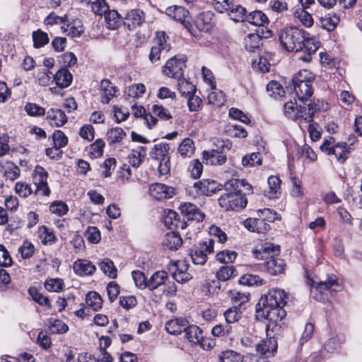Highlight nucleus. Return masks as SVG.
Wrapping results in <instances>:
<instances>
[{
    "label": "nucleus",
    "instance_id": "obj_23",
    "mask_svg": "<svg viewBox=\"0 0 362 362\" xmlns=\"http://www.w3.org/2000/svg\"><path fill=\"white\" fill-rule=\"evenodd\" d=\"M318 109V106L313 103H309L307 107L299 105L298 120H299L300 122L302 121L308 123L313 122L314 114Z\"/></svg>",
    "mask_w": 362,
    "mask_h": 362
},
{
    "label": "nucleus",
    "instance_id": "obj_11",
    "mask_svg": "<svg viewBox=\"0 0 362 362\" xmlns=\"http://www.w3.org/2000/svg\"><path fill=\"white\" fill-rule=\"evenodd\" d=\"M145 21V13L139 9H133L124 18V25L129 30L141 26Z\"/></svg>",
    "mask_w": 362,
    "mask_h": 362
},
{
    "label": "nucleus",
    "instance_id": "obj_7",
    "mask_svg": "<svg viewBox=\"0 0 362 362\" xmlns=\"http://www.w3.org/2000/svg\"><path fill=\"white\" fill-rule=\"evenodd\" d=\"M48 173L41 165H36L33 173V180L36 186V193L43 196H49L50 189L47 184Z\"/></svg>",
    "mask_w": 362,
    "mask_h": 362
},
{
    "label": "nucleus",
    "instance_id": "obj_36",
    "mask_svg": "<svg viewBox=\"0 0 362 362\" xmlns=\"http://www.w3.org/2000/svg\"><path fill=\"white\" fill-rule=\"evenodd\" d=\"M86 303L88 308L98 311L102 308L103 299L97 292L90 291L86 295Z\"/></svg>",
    "mask_w": 362,
    "mask_h": 362
},
{
    "label": "nucleus",
    "instance_id": "obj_43",
    "mask_svg": "<svg viewBox=\"0 0 362 362\" xmlns=\"http://www.w3.org/2000/svg\"><path fill=\"white\" fill-rule=\"evenodd\" d=\"M345 339L346 337L344 334H337L327 340L325 344V348L328 352H333L338 349L340 346L344 343Z\"/></svg>",
    "mask_w": 362,
    "mask_h": 362
},
{
    "label": "nucleus",
    "instance_id": "obj_15",
    "mask_svg": "<svg viewBox=\"0 0 362 362\" xmlns=\"http://www.w3.org/2000/svg\"><path fill=\"white\" fill-rule=\"evenodd\" d=\"M150 193L157 199L172 197L175 194V189L162 183H156L151 186Z\"/></svg>",
    "mask_w": 362,
    "mask_h": 362
},
{
    "label": "nucleus",
    "instance_id": "obj_48",
    "mask_svg": "<svg viewBox=\"0 0 362 362\" xmlns=\"http://www.w3.org/2000/svg\"><path fill=\"white\" fill-rule=\"evenodd\" d=\"M40 237L41 241L45 245H52L56 240L57 238L53 231L48 228L47 226H42L39 228Z\"/></svg>",
    "mask_w": 362,
    "mask_h": 362
},
{
    "label": "nucleus",
    "instance_id": "obj_31",
    "mask_svg": "<svg viewBox=\"0 0 362 362\" xmlns=\"http://www.w3.org/2000/svg\"><path fill=\"white\" fill-rule=\"evenodd\" d=\"M72 75L69 71L65 68L59 69L54 75V80L57 86L64 88L70 86L72 82Z\"/></svg>",
    "mask_w": 362,
    "mask_h": 362
},
{
    "label": "nucleus",
    "instance_id": "obj_4",
    "mask_svg": "<svg viewBox=\"0 0 362 362\" xmlns=\"http://www.w3.org/2000/svg\"><path fill=\"white\" fill-rule=\"evenodd\" d=\"M169 150L168 144L160 143L155 144L151 152V157L160 162L158 171L160 175H167L170 170Z\"/></svg>",
    "mask_w": 362,
    "mask_h": 362
},
{
    "label": "nucleus",
    "instance_id": "obj_21",
    "mask_svg": "<svg viewBox=\"0 0 362 362\" xmlns=\"http://www.w3.org/2000/svg\"><path fill=\"white\" fill-rule=\"evenodd\" d=\"M116 87L107 79L102 80L100 82V98L103 104H107L115 95Z\"/></svg>",
    "mask_w": 362,
    "mask_h": 362
},
{
    "label": "nucleus",
    "instance_id": "obj_8",
    "mask_svg": "<svg viewBox=\"0 0 362 362\" xmlns=\"http://www.w3.org/2000/svg\"><path fill=\"white\" fill-rule=\"evenodd\" d=\"M253 255L257 259L269 260L279 255L280 247L272 243H264L257 245L253 250Z\"/></svg>",
    "mask_w": 362,
    "mask_h": 362
},
{
    "label": "nucleus",
    "instance_id": "obj_37",
    "mask_svg": "<svg viewBox=\"0 0 362 362\" xmlns=\"http://www.w3.org/2000/svg\"><path fill=\"white\" fill-rule=\"evenodd\" d=\"M127 136L125 132L121 127H113L107 132V139L110 144L121 142Z\"/></svg>",
    "mask_w": 362,
    "mask_h": 362
},
{
    "label": "nucleus",
    "instance_id": "obj_61",
    "mask_svg": "<svg viewBox=\"0 0 362 362\" xmlns=\"http://www.w3.org/2000/svg\"><path fill=\"white\" fill-rule=\"evenodd\" d=\"M221 362H242V356L232 350L223 351L219 356Z\"/></svg>",
    "mask_w": 362,
    "mask_h": 362
},
{
    "label": "nucleus",
    "instance_id": "obj_17",
    "mask_svg": "<svg viewBox=\"0 0 362 362\" xmlns=\"http://www.w3.org/2000/svg\"><path fill=\"white\" fill-rule=\"evenodd\" d=\"M47 120L52 126L62 127L67 122L64 112L57 108H51L47 112Z\"/></svg>",
    "mask_w": 362,
    "mask_h": 362
},
{
    "label": "nucleus",
    "instance_id": "obj_2",
    "mask_svg": "<svg viewBox=\"0 0 362 362\" xmlns=\"http://www.w3.org/2000/svg\"><path fill=\"white\" fill-rule=\"evenodd\" d=\"M288 298L284 290L272 289L262 296L257 305V311L269 322H276L284 319L286 313L284 306Z\"/></svg>",
    "mask_w": 362,
    "mask_h": 362
},
{
    "label": "nucleus",
    "instance_id": "obj_38",
    "mask_svg": "<svg viewBox=\"0 0 362 362\" xmlns=\"http://www.w3.org/2000/svg\"><path fill=\"white\" fill-rule=\"evenodd\" d=\"M238 272L233 266H222L216 274L218 281H226L237 276Z\"/></svg>",
    "mask_w": 362,
    "mask_h": 362
},
{
    "label": "nucleus",
    "instance_id": "obj_32",
    "mask_svg": "<svg viewBox=\"0 0 362 362\" xmlns=\"http://www.w3.org/2000/svg\"><path fill=\"white\" fill-rule=\"evenodd\" d=\"M165 13L175 21L184 22L189 16V11L180 6H172L165 9Z\"/></svg>",
    "mask_w": 362,
    "mask_h": 362
},
{
    "label": "nucleus",
    "instance_id": "obj_59",
    "mask_svg": "<svg viewBox=\"0 0 362 362\" xmlns=\"http://www.w3.org/2000/svg\"><path fill=\"white\" fill-rule=\"evenodd\" d=\"M237 257V253L231 250H223L218 252L216 259L218 262L223 264H228L235 261Z\"/></svg>",
    "mask_w": 362,
    "mask_h": 362
},
{
    "label": "nucleus",
    "instance_id": "obj_19",
    "mask_svg": "<svg viewBox=\"0 0 362 362\" xmlns=\"http://www.w3.org/2000/svg\"><path fill=\"white\" fill-rule=\"evenodd\" d=\"M188 323V321L185 318H175L168 321L165 328L168 333L177 335L183 332H185Z\"/></svg>",
    "mask_w": 362,
    "mask_h": 362
},
{
    "label": "nucleus",
    "instance_id": "obj_50",
    "mask_svg": "<svg viewBox=\"0 0 362 362\" xmlns=\"http://www.w3.org/2000/svg\"><path fill=\"white\" fill-rule=\"evenodd\" d=\"M151 112L154 116L158 117L160 119L163 121H168L173 118L169 110L161 105H153L151 108Z\"/></svg>",
    "mask_w": 362,
    "mask_h": 362
},
{
    "label": "nucleus",
    "instance_id": "obj_40",
    "mask_svg": "<svg viewBox=\"0 0 362 362\" xmlns=\"http://www.w3.org/2000/svg\"><path fill=\"white\" fill-rule=\"evenodd\" d=\"M146 155L145 148L139 146L137 149L133 150L128 156L129 162L134 168H138Z\"/></svg>",
    "mask_w": 362,
    "mask_h": 362
},
{
    "label": "nucleus",
    "instance_id": "obj_60",
    "mask_svg": "<svg viewBox=\"0 0 362 362\" xmlns=\"http://www.w3.org/2000/svg\"><path fill=\"white\" fill-rule=\"evenodd\" d=\"M257 216L268 223L279 218L278 214L268 208L257 210Z\"/></svg>",
    "mask_w": 362,
    "mask_h": 362
},
{
    "label": "nucleus",
    "instance_id": "obj_42",
    "mask_svg": "<svg viewBox=\"0 0 362 362\" xmlns=\"http://www.w3.org/2000/svg\"><path fill=\"white\" fill-rule=\"evenodd\" d=\"M315 76L307 69L299 71L293 78L292 83H313Z\"/></svg>",
    "mask_w": 362,
    "mask_h": 362
},
{
    "label": "nucleus",
    "instance_id": "obj_64",
    "mask_svg": "<svg viewBox=\"0 0 362 362\" xmlns=\"http://www.w3.org/2000/svg\"><path fill=\"white\" fill-rule=\"evenodd\" d=\"M49 330L52 333L61 334L68 331V326L62 320L52 319L49 320Z\"/></svg>",
    "mask_w": 362,
    "mask_h": 362
},
{
    "label": "nucleus",
    "instance_id": "obj_10",
    "mask_svg": "<svg viewBox=\"0 0 362 362\" xmlns=\"http://www.w3.org/2000/svg\"><path fill=\"white\" fill-rule=\"evenodd\" d=\"M214 240L212 239L200 244L190 254L192 262L196 264H204L207 260L208 255L214 252Z\"/></svg>",
    "mask_w": 362,
    "mask_h": 362
},
{
    "label": "nucleus",
    "instance_id": "obj_14",
    "mask_svg": "<svg viewBox=\"0 0 362 362\" xmlns=\"http://www.w3.org/2000/svg\"><path fill=\"white\" fill-rule=\"evenodd\" d=\"M185 337L192 344H199L202 348H205V341L202 330L197 325H187V328L185 330Z\"/></svg>",
    "mask_w": 362,
    "mask_h": 362
},
{
    "label": "nucleus",
    "instance_id": "obj_30",
    "mask_svg": "<svg viewBox=\"0 0 362 362\" xmlns=\"http://www.w3.org/2000/svg\"><path fill=\"white\" fill-rule=\"evenodd\" d=\"M106 25L110 30L118 28L122 23H124V18L116 10H108L105 15Z\"/></svg>",
    "mask_w": 362,
    "mask_h": 362
},
{
    "label": "nucleus",
    "instance_id": "obj_55",
    "mask_svg": "<svg viewBox=\"0 0 362 362\" xmlns=\"http://www.w3.org/2000/svg\"><path fill=\"white\" fill-rule=\"evenodd\" d=\"M339 21V17L337 15H334L332 16H326L320 18L322 28L328 31L333 30L338 25Z\"/></svg>",
    "mask_w": 362,
    "mask_h": 362
},
{
    "label": "nucleus",
    "instance_id": "obj_13",
    "mask_svg": "<svg viewBox=\"0 0 362 362\" xmlns=\"http://www.w3.org/2000/svg\"><path fill=\"white\" fill-rule=\"evenodd\" d=\"M244 226L252 232L265 233L270 229L269 223L263 221L259 216L249 218L244 221Z\"/></svg>",
    "mask_w": 362,
    "mask_h": 362
},
{
    "label": "nucleus",
    "instance_id": "obj_6",
    "mask_svg": "<svg viewBox=\"0 0 362 362\" xmlns=\"http://www.w3.org/2000/svg\"><path fill=\"white\" fill-rule=\"evenodd\" d=\"M339 284L334 275L329 276L325 281L318 282L315 287L314 298L320 301L328 300L332 292H337Z\"/></svg>",
    "mask_w": 362,
    "mask_h": 362
},
{
    "label": "nucleus",
    "instance_id": "obj_47",
    "mask_svg": "<svg viewBox=\"0 0 362 362\" xmlns=\"http://www.w3.org/2000/svg\"><path fill=\"white\" fill-rule=\"evenodd\" d=\"M228 293L231 301L235 304H238L237 306L239 308L249 300V295L240 291L235 289L230 290Z\"/></svg>",
    "mask_w": 362,
    "mask_h": 362
},
{
    "label": "nucleus",
    "instance_id": "obj_28",
    "mask_svg": "<svg viewBox=\"0 0 362 362\" xmlns=\"http://www.w3.org/2000/svg\"><path fill=\"white\" fill-rule=\"evenodd\" d=\"M168 279V274L163 270L154 272L148 279V289L155 291L158 287L165 285Z\"/></svg>",
    "mask_w": 362,
    "mask_h": 362
},
{
    "label": "nucleus",
    "instance_id": "obj_33",
    "mask_svg": "<svg viewBox=\"0 0 362 362\" xmlns=\"http://www.w3.org/2000/svg\"><path fill=\"white\" fill-rule=\"evenodd\" d=\"M195 25L200 31H209L213 26L211 23V14L210 13H203L200 14L195 21Z\"/></svg>",
    "mask_w": 362,
    "mask_h": 362
},
{
    "label": "nucleus",
    "instance_id": "obj_58",
    "mask_svg": "<svg viewBox=\"0 0 362 362\" xmlns=\"http://www.w3.org/2000/svg\"><path fill=\"white\" fill-rule=\"evenodd\" d=\"M177 81L178 90H180L182 95L188 96L194 92V86L192 83L187 81L183 77H181L180 79H177Z\"/></svg>",
    "mask_w": 362,
    "mask_h": 362
},
{
    "label": "nucleus",
    "instance_id": "obj_22",
    "mask_svg": "<svg viewBox=\"0 0 362 362\" xmlns=\"http://www.w3.org/2000/svg\"><path fill=\"white\" fill-rule=\"evenodd\" d=\"M132 112L135 117H141L144 119L148 128H151L157 124L158 119L151 113H146L142 105L134 104L132 107Z\"/></svg>",
    "mask_w": 362,
    "mask_h": 362
},
{
    "label": "nucleus",
    "instance_id": "obj_5",
    "mask_svg": "<svg viewBox=\"0 0 362 362\" xmlns=\"http://www.w3.org/2000/svg\"><path fill=\"white\" fill-rule=\"evenodd\" d=\"M186 57L184 55H175L168 59L163 66V73L168 77L180 79L183 76Z\"/></svg>",
    "mask_w": 362,
    "mask_h": 362
},
{
    "label": "nucleus",
    "instance_id": "obj_26",
    "mask_svg": "<svg viewBox=\"0 0 362 362\" xmlns=\"http://www.w3.org/2000/svg\"><path fill=\"white\" fill-rule=\"evenodd\" d=\"M182 244V239L180 235L174 231L166 233L163 240V246L172 250H177Z\"/></svg>",
    "mask_w": 362,
    "mask_h": 362
},
{
    "label": "nucleus",
    "instance_id": "obj_3",
    "mask_svg": "<svg viewBox=\"0 0 362 362\" xmlns=\"http://www.w3.org/2000/svg\"><path fill=\"white\" fill-rule=\"evenodd\" d=\"M226 192L221 195L218 199V203L221 207L226 211H240L244 209L247 204V199L240 193V190L237 191L233 188V191Z\"/></svg>",
    "mask_w": 362,
    "mask_h": 362
},
{
    "label": "nucleus",
    "instance_id": "obj_29",
    "mask_svg": "<svg viewBox=\"0 0 362 362\" xmlns=\"http://www.w3.org/2000/svg\"><path fill=\"white\" fill-rule=\"evenodd\" d=\"M269 189L266 191V195L269 199L276 198L281 194V180L279 176L271 175L267 179Z\"/></svg>",
    "mask_w": 362,
    "mask_h": 362
},
{
    "label": "nucleus",
    "instance_id": "obj_25",
    "mask_svg": "<svg viewBox=\"0 0 362 362\" xmlns=\"http://www.w3.org/2000/svg\"><path fill=\"white\" fill-rule=\"evenodd\" d=\"M293 86L296 96L301 101L308 100L313 93V83H293Z\"/></svg>",
    "mask_w": 362,
    "mask_h": 362
},
{
    "label": "nucleus",
    "instance_id": "obj_24",
    "mask_svg": "<svg viewBox=\"0 0 362 362\" xmlns=\"http://www.w3.org/2000/svg\"><path fill=\"white\" fill-rule=\"evenodd\" d=\"M194 187L199 194L211 196L216 191V183L214 180H204L194 182Z\"/></svg>",
    "mask_w": 362,
    "mask_h": 362
},
{
    "label": "nucleus",
    "instance_id": "obj_39",
    "mask_svg": "<svg viewBox=\"0 0 362 362\" xmlns=\"http://www.w3.org/2000/svg\"><path fill=\"white\" fill-rule=\"evenodd\" d=\"M293 16L306 28H310L313 25L312 16L303 8L296 9L293 12Z\"/></svg>",
    "mask_w": 362,
    "mask_h": 362
},
{
    "label": "nucleus",
    "instance_id": "obj_54",
    "mask_svg": "<svg viewBox=\"0 0 362 362\" xmlns=\"http://www.w3.org/2000/svg\"><path fill=\"white\" fill-rule=\"evenodd\" d=\"M261 37L258 34L251 33L245 38V47L250 52L255 51L259 47Z\"/></svg>",
    "mask_w": 362,
    "mask_h": 362
},
{
    "label": "nucleus",
    "instance_id": "obj_16",
    "mask_svg": "<svg viewBox=\"0 0 362 362\" xmlns=\"http://www.w3.org/2000/svg\"><path fill=\"white\" fill-rule=\"evenodd\" d=\"M73 269L79 276H90L96 270L95 266L90 260L83 259L75 261Z\"/></svg>",
    "mask_w": 362,
    "mask_h": 362
},
{
    "label": "nucleus",
    "instance_id": "obj_46",
    "mask_svg": "<svg viewBox=\"0 0 362 362\" xmlns=\"http://www.w3.org/2000/svg\"><path fill=\"white\" fill-rule=\"evenodd\" d=\"M168 37L165 32H156L153 39V45L160 47L161 49H164V52H169L171 49V46L170 44L168 43Z\"/></svg>",
    "mask_w": 362,
    "mask_h": 362
},
{
    "label": "nucleus",
    "instance_id": "obj_44",
    "mask_svg": "<svg viewBox=\"0 0 362 362\" xmlns=\"http://www.w3.org/2000/svg\"><path fill=\"white\" fill-rule=\"evenodd\" d=\"M228 16L234 21H245L246 9L242 6L233 4L231 9L228 12Z\"/></svg>",
    "mask_w": 362,
    "mask_h": 362
},
{
    "label": "nucleus",
    "instance_id": "obj_1",
    "mask_svg": "<svg viewBox=\"0 0 362 362\" xmlns=\"http://www.w3.org/2000/svg\"><path fill=\"white\" fill-rule=\"evenodd\" d=\"M306 33L296 27H287L282 29L279 34V40L281 46L288 52L303 51L304 54L299 59L310 62L312 54L319 48L320 42L314 38L305 36Z\"/></svg>",
    "mask_w": 362,
    "mask_h": 362
},
{
    "label": "nucleus",
    "instance_id": "obj_57",
    "mask_svg": "<svg viewBox=\"0 0 362 362\" xmlns=\"http://www.w3.org/2000/svg\"><path fill=\"white\" fill-rule=\"evenodd\" d=\"M240 283L247 286H259L262 285L264 283V281L259 276L247 274L240 278Z\"/></svg>",
    "mask_w": 362,
    "mask_h": 362
},
{
    "label": "nucleus",
    "instance_id": "obj_49",
    "mask_svg": "<svg viewBox=\"0 0 362 362\" xmlns=\"http://www.w3.org/2000/svg\"><path fill=\"white\" fill-rule=\"evenodd\" d=\"M241 316L242 312L240 311V308L236 305L228 308L224 313L226 322L228 325L237 322Z\"/></svg>",
    "mask_w": 362,
    "mask_h": 362
},
{
    "label": "nucleus",
    "instance_id": "obj_35",
    "mask_svg": "<svg viewBox=\"0 0 362 362\" xmlns=\"http://www.w3.org/2000/svg\"><path fill=\"white\" fill-rule=\"evenodd\" d=\"M349 149L350 147L346 143H337L334 145L331 155H334L338 162L343 163L347 158Z\"/></svg>",
    "mask_w": 362,
    "mask_h": 362
},
{
    "label": "nucleus",
    "instance_id": "obj_27",
    "mask_svg": "<svg viewBox=\"0 0 362 362\" xmlns=\"http://www.w3.org/2000/svg\"><path fill=\"white\" fill-rule=\"evenodd\" d=\"M226 187L227 190L230 188H235L237 191L240 190V193H243L245 197L246 194H250L253 192L252 185L247 183L245 180H231L226 184Z\"/></svg>",
    "mask_w": 362,
    "mask_h": 362
},
{
    "label": "nucleus",
    "instance_id": "obj_56",
    "mask_svg": "<svg viewBox=\"0 0 362 362\" xmlns=\"http://www.w3.org/2000/svg\"><path fill=\"white\" fill-rule=\"evenodd\" d=\"M33 40L35 47H42L49 41L48 35L41 30L33 33Z\"/></svg>",
    "mask_w": 362,
    "mask_h": 362
},
{
    "label": "nucleus",
    "instance_id": "obj_18",
    "mask_svg": "<svg viewBox=\"0 0 362 362\" xmlns=\"http://www.w3.org/2000/svg\"><path fill=\"white\" fill-rule=\"evenodd\" d=\"M266 271L271 275H278L285 270L286 264L284 259L276 256L264 263Z\"/></svg>",
    "mask_w": 362,
    "mask_h": 362
},
{
    "label": "nucleus",
    "instance_id": "obj_34",
    "mask_svg": "<svg viewBox=\"0 0 362 362\" xmlns=\"http://www.w3.org/2000/svg\"><path fill=\"white\" fill-rule=\"evenodd\" d=\"M245 21L254 25L263 26L268 22V18L262 11H255L245 16Z\"/></svg>",
    "mask_w": 362,
    "mask_h": 362
},
{
    "label": "nucleus",
    "instance_id": "obj_12",
    "mask_svg": "<svg viewBox=\"0 0 362 362\" xmlns=\"http://www.w3.org/2000/svg\"><path fill=\"white\" fill-rule=\"evenodd\" d=\"M180 210L187 220L200 222L202 221L205 217V214L196 205L192 203L185 202L181 204Z\"/></svg>",
    "mask_w": 362,
    "mask_h": 362
},
{
    "label": "nucleus",
    "instance_id": "obj_62",
    "mask_svg": "<svg viewBox=\"0 0 362 362\" xmlns=\"http://www.w3.org/2000/svg\"><path fill=\"white\" fill-rule=\"evenodd\" d=\"M132 278L137 288L140 289L148 288V279H147L144 274L139 270L132 272Z\"/></svg>",
    "mask_w": 362,
    "mask_h": 362
},
{
    "label": "nucleus",
    "instance_id": "obj_63",
    "mask_svg": "<svg viewBox=\"0 0 362 362\" xmlns=\"http://www.w3.org/2000/svg\"><path fill=\"white\" fill-rule=\"evenodd\" d=\"M52 139L56 151L64 147L68 143L66 136L61 130H57L53 133Z\"/></svg>",
    "mask_w": 362,
    "mask_h": 362
},
{
    "label": "nucleus",
    "instance_id": "obj_45",
    "mask_svg": "<svg viewBox=\"0 0 362 362\" xmlns=\"http://www.w3.org/2000/svg\"><path fill=\"white\" fill-rule=\"evenodd\" d=\"M98 265L103 273L110 278L115 279L117 276V269L111 259L108 258L104 259Z\"/></svg>",
    "mask_w": 362,
    "mask_h": 362
},
{
    "label": "nucleus",
    "instance_id": "obj_52",
    "mask_svg": "<svg viewBox=\"0 0 362 362\" xmlns=\"http://www.w3.org/2000/svg\"><path fill=\"white\" fill-rule=\"evenodd\" d=\"M233 332V327L230 325L227 324H218L216 325L211 330V334L214 337H226L231 334Z\"/></svg>",
    "mask_w": 362,
    "mask_h": 362
},
{
    "label": "nucleus",
    "instance_id": "obj_51",
    "mask_svg": "<svg viewBox=\"0 0 362 362\" xmlns=\"http://www.w3.org/2000/svg\"><path fill=\"white\" fill-rule=\"evenodd\" d=\"M262 156L259 153H252L245 155L242 159V164L245 167H255L262 164Z\"/></svg>",
    "mask_w": 362,
    "mask_h": 362
},
{
    "label": "nucleus",
    "instance_id": "obj_53",
    "mask_svg": "<svg viewBox=\"0 0 362 362\" xmlns=\"http://www.w3.org/2000/svg\"><path fill=\"white\" fill-rule=\"evenodd\" d=\"M298 110L299 105L296 101L290 100L284 104V114L288 118L298 120Z\"/></svg>",
    "mask_w": 362,
    "mask_h": 362
},
{
    "label": "nucleus",
    "instance_id": "obj_20",
    "mask_svg": "<svg viewBox=\"0 0 362 362\" xmlns=\"http://www.w3.org/2000/svg\"><path fill=\"white\" fill-rule=\"evenodd\" d=\"M203 159L206 164L211 165H221L226 161V155L217 150H212L211 151H204Z\"/></svg>",
    "mask_w": 362,
    "mask_h": 362
},
{
    "label": "nucleus",
    "instance_id": "obj_41",
    "mask_svg": "<svg viewBox=\"0 0 362 362\" xmlns=\"http://www.w3.org/2000/svg\"><path fill=\"white\" fill-rule=\"evenodd\" d=\"M194 150V141L189 138L185 139L178 147V153L183 158L191 157Z\"/></svg>",
    "mask_w": 362,
    "mask_h": 362
},
{
    "label": "nucleus",
    "instance_id": "obj_9",
    "mask_svg": "<svg viewBox=\"0 0 362 362\" xmlns=\"http://www.w3.org/2000/svg\"><path fill=\"white\" fill-rule=\"evenodd\" d=\"M278 344L275 337L270 336L267 332V338L260 340L256 344V352L264 358L273 357L277 352Z\"/></svg>",
    "mask_w": 362,
    "mask_h": 362
}]
</instances>
